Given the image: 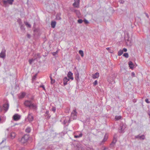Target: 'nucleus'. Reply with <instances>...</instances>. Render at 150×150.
Masks as SVG:
<instances>
[{"label":"nucleus","mask_w":150,"mask_h":150,"mask_svg":"<svg viewBox=\"0 0 150 150\" xmlns=\"http://www.w3.org/2000/svg\"><path fill=\"white\" fill-rule=\"evenodd\" d=\"M29 137L28 135L25 134L22 137L20 140L21 142L23 144H25L28 141Z\"/></svg>","instance_id":"1"},{"label":"nucleus","mask_w":150,"mask_h":150,"mask_svg":"<svg viewBox=\"0 0 150 150\" xmlns=\"http://www.w3.org/2000/svg\"><path fill=\"white\" fill-rule=\"evenodd\" d=\"M2 1L4 6L6 7L8 4L10 5H12L14 0H2Z\"/></svg>","instance_id":"2"},{"label":"nucleus","mask_w":150,"mask_h":150,"mask_svg":"<svg viewBox=\"0 0 150 150\" xmlns=\"http://www.w3.org/2000/svg\"><path fill=\"white\" fill-rule=\"evenodd\" d=\"M126 128V125L123 124H121L120 125V127L119 128V132L120 133H123L125 132V129Z\"/></svg>","instance_id":"3"},{"label":"nucleus","mask_w":150,"mask_h":150,"mask_svg":"<svg viewBox=\"0 0 150 150\" xmlns=\"http://www.w3.org/2000/svg\"><path fill=\"white\" fill-rule=\"evenodd\" d=\"M116 135H114V136L113 140L111 143L110 144V147H114L116 142H117V139L116 138V137H115Z\"/></svg>","instance_id":"4"},{"label":"nucleus","mask_w":150,"mask_h":150,"mask_svg":"<svg viewBox=\"0 0 150 150\" xmlns=\"http://www.w3.org/2000/svg\"><path fill=\"white\" fill-rule=\"evenodd\" d=\"M6 50L4 48H3L1 52L0 53V57L2 58H4L6 57Z\"/></svg>","instance_id":"5"},{"label":"nucleus","mask_w":150,"mask_h":150,"mask_svg":"<svg viewBox=\"0 0 150 150\" xmlns=\"http://www.w3.org/2000/svg\"><path fill=\"white\" fill-rule=\"evenodd\" d=\"M3 106L4 108V110L5 111V112H6L8 110L9 107V104L8 103H6L4 104Z\"/></svg>","instance_id":"6"},{"label":"nucleus","mask_w":150,"mask_h":150,"mask_svg":"<svg viewBox=\"0 0 150 150\" xmlns=\"http://www.w3.org/2000/svg\"><path fill=\"white\" fill-rule=\"evenodd\" d=\"M135 139H139L141 140H144L145 139V136L143 134L141 136L140 135V134L136 136L135 137Z\"/></svg>","instance_id":"7"},{"label":"nucleus","mask_w":150,"mask_h":150,"mask_svg":"<svg viewBox=\"0 0 150 150\" xmlns=\"http://www.w3.org/2000/svg\"><path fill=\"white\" fill-rule=\"evenodd\" d=\"M80 0H77L76 1H75L73 4V6L75 8H78L79 7Z\"/></svg>","instance_id":"8"},{"label":"nucleus","mask_w":150,"mask_h":150,"mask_svg":"<svg viewBox=\"0 0 150 150\" xmlns=\"http://www.w3.org/2000/svg\"><path fill=\"white\" fill-rule=\"evenodd\" d=\"M20 116L18 114H16L13 116V119L14 120H18L20 118Z\"/></svg>","instance_id":"9"},{"label":"nucleus","mask_w":150,"mask_h":150,"mask_svg":"<svg viewBox=\"0 0 150 150\" xmlns=\"http://www.w3.org/2000/svg\"><path fill=\"white\" fill-rule=\"evenodd\" d=\"M108 138V135L107 134H105L104 136V137L102 141L100 142V144L103 145L104 143L107 140Z\"/></svg>","instance_id":"10"},{"label":"nucleus","mask_w":150,"mask_h":150,"mask_svg":"<svg viewBox=\"0 0 150 150\" xmlns=\"http://www.w3.org/2000/svg\"><path fill=\"white\" fill-rule=\"evenodd\" d=\"M31 114L29 113L28 116V118L29 121L31 122L33 120V117L31 115Z\"/></svg>","instance_id":"11"},{"label":"nucleus","mask_w":150,"mask_h":150,"mask_svg":"<svg viewBox=\"0 0 150 150\" xmlns=\"http://www.w3.org/2000/svg\"><path fill=\"white\" fill-rule=\"evenodd\" d=\"M70 79L68 78L67 77H65L63 79L64 84L65 86L67 84V82L70 80Z\"/></svg>","instance_id":"12"},{"label":"nucleus","mask_w":150,"mask_h":150,"mask_svg":"<svg viewBox=\"0 0 150 150\" xmlns=\"http://www.w3.org/2000/svg\"><path fill=\"white\" fill-rule=\"evenodd\" d=\"M67 76L69 78L72 80H73L74 78L73 77V73L71 71H69L68 73Z\"/></svg>","instance_id":"13"},{"label":"nucleus","mask_w":150,"mask_h":150,"mask_svg":"<svg viewBox=\"0 0 150 150\" xmlns=\"http://www.w3.org/2000/svg\"><path fill=\"white\" fill-rule=\"evenodd\" d=\"M31 102H32L31 101L27 100L25 102L24 104L25 106L29 107H30V105Z\"/></svg>","instance_id":"14"},{"label":"nucleus","mask_w":150,"mask_h":150,"mask_svg":"<svg viewBox=\"0 0 150 150\" xmlns=\"http://www.w3.org/2000/svg\"><path fill=\"white\" fill-rule=\"evenodd\" d=\"M128 64L130 69H133L134 67V65L132 61H129L128 62Z\"/></svg>","instance_id":"15"},{"label":"nucleus","mask_w":150,"mask_h":150,"mask_svg":"<svg viewBox=\"0 0 150 150\" xmlns=\"http://www.w3.org/2000/svg\"><path fill=\"white\" fill-rule=\"evenodd\" d=\"M126 42L127 45L131 46L132 45V41L130 38L128 40H127Z\"/></svg>","instance_id":"16"},{"label":"nucleus","mask_w":150,"mask_h":150,"mask_svg":"<svg viewBox=\"0 0 150 150\" xmlns=\"http://www.w3.org/2000/svg\"><path fill=\"white\" fill-rule=\"evenodd\" d=\"M99 76V73L98 72H96L95 74H93L92 76V78L94 79H95L98 78Z\"/></svg>","instance_id":"17"},{"label":"nucleus","mask_w":150,"mask_h":150,"mask_svg":"<svg viewBox=\"0 0 150 150\" xmlns=\"http://www.w3.org/2000/svg\"><path fill=\"white\" fill-rule=\"evenodd\" d=\"M74 12L76 13V15L78 16V17H79L81 15V13L80 11L74 9Z\"/></svg>","instance_id":"18"},{"label":"nucleus","mask_w":150,"mask_h":150,"mask_svg":"<svg viewBox=\"0 0 150 150\" xmlns=\"http://www.w3.org/2000/svg\"><path fill=\"white\" fill-rule=\"evenodd\" d=\"M56 22L55 21H52L51 22V26L52 28H54L56 26Z\"/></svg>","instance_id":"19"},{"label":"nucleus","mask_w":150,"mask_h":150,"mask_svg":"<svg viewBox=\"0 0 150 150\" xmlns=\"http://www.w3.org/2000/svg\"><path fill=\"white\" fill-rule=\"evenodd\" d=\"M75 79L77 82H78L79 81V73H78L76 74Z\"/></svg>","instance_id":"20"},{"label":"nucleus","mask_w":150,"mask_h":150,"mask_svg":"<svg viewBox=\"0 0 150 150\" xmlns=\"http://www.w3.org/2000/svg\"><path fill=\"white\" fill-rule=\"evenodd\" d=\"M60 14H57L56 16V19L57 20H60L61 19V18L60 17Z\"/></svg>","instance_id":"21"},{"label":"nucleus","mask_w":150,"mask_h":150,"mask_svg":"<svg viewBox=\"0 0 150 150\" xmlns=\"http://www.w3.org/2000/svg\"><path fill=\"white\" fill-rule=\"evenodd\" d=\"M121 71L122 73L124 74H126L127 72V70L126 69L124 68H122L121 69Z\"/></svg>","instance_id":"22"},{"label":"nucleus","mask_w":150,"mask_h":150,"mask_svg":"<svg viewBox=\"0 0 150 150\" xmlns=\"http://www.w3.org/2000/svg\"><path fill=\"white\" fill-rule=\"evenodd\" d=\"M123 53V51L121 50H120L118 52V56H120L122 55V54Z\"/></svg>","instance_id":"23"},{"label":"nucleus","mask_w":150,"mask_h":150,"mask_svg":"<svg viewBox=\"0 0 150 150\" xmlns=\"http://www.w3.org/2000/svg\"><path fill=\"white\" fill-rule=\"evenodd\" d=\"M79 53L80 54L82 57H83L84 56V53L83 51L82 50H80L79 52Z\"/></svg>","instance_id":"24"},{"label":"nucleus","mask_w":150,"mask_h":150,"mask_svg":"<svg viewBox=\"0 0 150 150\" xmlns=\"http://www.w3.org/2000/svg\"><path fill=\"white\" fill-rule=\"evenodd\" d=\"M25 95V93L23 92L21 93V95L20 96V98H23Z\"/></svg>","instance_id":"25"},{"label":"nucleus","mask_w":150,"mask_h":150,"mask_svg":"<svg viewBox=\"0 0 150 150\" xmlns=\"http://www.w3.org/2000/svg\"><path fill=\"white\" fill-rule=\"evenodd\" d=\"M16 136L14 132H12L11 134V136L12 139H13Z\"/></svg>","instance_id":"26"},{"label":"nucleus","mask_w":150,"mask_h":150,"mask_svg":"<svg viewBox=\"0 0 150 150\" xmlns=\"http://www.w3.org/2000/svg\"><path fill=\"white\" fill-rule=\"evenodd\" d=\"M20 26L21 29L22 31H24L25 30V28L24 27V24L21 25Z\"/></svg>","instance_id":"27"},{"label":"nucleus","mask_w":150,"mask_h":150,"mask_svg":"<svg viewBox=\"0 0 150 150\" xmlns=\"http://www.w3.org/2000/svg\"><path fill=\"white\" fill-rule=\"evenodd\" d=\"M121 117H122L121 116H116L115 118L117 120H118L120 119Z\"/></svg>","instance_id":"28"},{"label":"nucleus","mask_w":150,"mask_h":150,"mask_svg":"<svg viewBox=\"0 0 150 150\" xmlns=\"http://www.w3.org/2000/svg\"><path fill=\"white\" fill-rule=\"evenodd\" d=\"M83 134L82 133H81L79 135H74V137L76 138H79L82 137Z\"/></svg>","instance_id":"29"},{"label":"nucleus","mask_w":150,"mask_h":150,"mask_svg":"<svg viewBox=\"0 0 150 150\" xmlns=\"http://www.w3.org/2000/svg\"><path fill=\"white\" fill-rule=\"evenodd\" d=\"M31 131V128L30 127H28L25 129V131L28 133H29Z\"/></svg>","instance_id":"30"},{"label":"nucleus","mask_w":150,"mask_h":150,"mask_svg":"<svg viewBox=\"0 0 150 150\" xmlns=\"http://www.w3.org/2000/svg\"><path fill=\"white\" fill-rule=\"evenodd\" d=\"M35 105L33 104L32 103V102L30 104V107H29L30 108H35Z\"/></svg>","instance_id":"31"},{"label":"nucleus","mask_w":150,"mask_h":150,"mask_svg":"<svg viewBox=\"0 0 150 150\" xmlns=\"http://www.w3.org/2000/svg\"><path fill=\"white\" fill-rule=\"evenodd\" d=\"M129 38H130L129 37V34L128 33H127V36L125 37V40L126 42Z\"/></svg>","instance_id":"32"},{"label":"nucleus","mask_w":150,"mask_h":150,"mask_svg":"<svg viewBox=\"0 0 150 150\" xmlns=\"http://www.w3.org/2000/svg\"><path fill=\"white\" fill-rule=\"evenodd\" d=\"M56 108L54 107H52L51 109V110L54 113H55L56 111Z\"/></svg>","instance_id":"33"},{"label":"nucleus","mask_w":150,"mask_h":150,"mask_svg":"<svg viewBox=\"0 0 150 150\" xmlns=\"http://www.w3.org/2000/svg\"><path fill=\"white\" fill-rule=\"evenodd\" d=\"M123 56H124L127 58H128L129 57L128 54L127 53H126L124 54Z\"/></svg>","instance_id":"34"},{"label":"nucleus","mask_w":150,"mask_h":150,"mask_svg":"<svg viewBox=\"0 0 150 150\" xmlns=\"http://www.w3.org/2000/svg\"><path fill=\"white\" fill-rule=\"evenodd\" d=\"M17 22L18 23L20 26L23 25L22 24V22L21 19L18 20Z\"/></svg>","instance_id":"35"},{"label":"nucleus","mask_w":150,"mask_h":150,"mask_svg":"<svg viewBox=\"0 0 150 150\" xmlns=\"http://www.w3.org/2000/svg\"><path fill=\"white\" fill-rule=\"evenodd\" d=\"M35 59H32L29 60V62L30 64H31L33 61H34Z\"/></svg>","instance_id":"36"},{"label":"nucleus","mask_w":150,"mask_h":150,"mask_svg":"<svg viewBox=\"0 0 150 150\" xmlns=\"http://www.w3.org/2000/svg\"><path fill=\"white\" fill-rule=\"evenodd\" d=\"M107 50H108V51L110 53H112L113 52V51L111 50L110 47H107L106 48Z\"/></svg>","instance_id":"37"},{"label":"nucleus","mask_w":150,"mask_h":150,"mask_svg":"<svg viewBox=\"0 0 150 150\" xmlns=\"http://www.w3.org/2000/svg\"><path fill=\"white\" fill-rule=\"evenodd\" d=\"M83 21L81 19H79L77 21V22L78 23L81 24V23Z\"/></svg>","instance_id":"38"},{"label":"nucleus","mask_w":150,"mask_h":150,"mask_svg":"<svg viewBox=\"0 0 150 150\" xmlns=\"http://www.w3.org/2000/svg\"><path fill=\"white\" fill-rule=\"evenodd\" d=\"M67 122H68V124L67 125V126H68L69 125V123L71 122V120L70 119V118L69 117H67Z\"/></svg>","instance_id":"39"},{"label":"nucleus","mask_w":150,"mask_h":150,"mask_svg":"<svg viewBox=\"0 0 150 150\" xmlns=\"http://www.w3.org/2000/svg\"><path fill=\"white\" fill-rule=\"evenodd\" d=\"M25 23L26 25L29 28L31 27V25L28 22H25Z\"/></svg>","instance_id":"40"},{"label":"nucleus","mask_w":150,"mask_h":150,"mask_svg":"<svg viewBox=\"0 0 150 150\" xmlns=\"http://www.w3.org/2000/svg\"><path fill=\"white\" fill-rule=\"evenodd\" d=\"M83 21L86 24H87L88 23H89V22L88 21H87V20H86V19H85Z\"/></svg>","instance_id":"41"},{"label":"nucleus","mask_w":150,"mask_h":150,"mask_svg":"<svg viewBox=\"0 0 150 150\" xmlns=\"http://www.w3.org/2000/svg\"><path fill=\"white\" fill-rule=\"evenodd\" d=\"M50 80H51V84H53V83H55V80H54V79H51Z\"/></svg>","instance_id":"42"},{"label":"nucleus","mask_w":150,"mask_h":150,"mask_svg":"<svg viewBox=\"0 0 150 150\" xmlns=\"http://www.w3.org/2000/svg\"><path fill=\"white\" fill-rule=\"evenodd\" d=\"M98 84V81L97 80L95 81L93 83V86H95Z\"/></svg>","instance_id":"43"},{"label":"nucleus","mask_w":150,"mask_h":150,"mask_svg":"<svg viewBox=\"0 0 150 150\" xmlns=\"http://www.w3.org/2000/svg\"><path fill=\"white\" fill-rule=\"evenodd\" d=\"M67 120H67V119L64 120V122H63L64 125H65L67 124Z\"/></svg>","instance_id":"44"},{"label":"nucleus","mask_w":150,"mask_h":150,"mask_svg":"<svg viewBox=\"0 0 150 150\" xmlns=\"http://www.w3.org/2000/svg\"><path fill=\"white\" fill-rule=\"evenodd\" d=\"M37 74H35V75H34L33 76V77L32 78V80H33V81H34L35 80V79H36V76H37Z\"/></svg>","instance_id":"45"},{"label":"nucleus","mask_w":150,"mask_h":150,"mask_svg":"<svg viewBox=\"0 0 150 150\" xmlns=\"http://www.w3.org/2000/svg\"><path fill=\"white\" fill-rule=\"evenodd\" d=\"M119 2L120 4H123L125 3V1L124 0H120Z\"/></svg>","instance_id":"46"},{"label":"nucleus","mask_w":150,"mask_h":150,"mask_svg":"<svg viewBox=\"0 0 150 150\" xmlns=\"http://www.w3.org/2000/svg\"><path fill=\"white\" fill-rule=\"evenodd\" d=\"M37 56L38 58L40 59L41 58V56L40 55V54L38 53L37 54Z\"/></svg>","instance_id":"47"},{"label":"nucleus","mask_w":150,"mask_h":150,"mask_svg":"<svg viewBox=\"0 0 150 150\" xmlns=\"http://www.w3.org/2000/svg\"><path fill=\"white\" fill-rule=\"evenodd\" d=\"M145 101L147 103H150V102L149 101L148 99L147 98L145 99Z\"/></svg>","instance_id":"48"},{"label":"nucleus","mask_w":150,"mask_h":150,"mask_svg":"<svg viewBox=\"0 0 150 150\" xmlns=\"http://www.w3.org/2000/svg\"><path fill=\"white\" fill-rule=\"evenodd\" d=\"M131 76H132L133 77H134L135 76V73L134 72H132L131 73Z\"/></svg>","instance_id":"49"},{"label":"nucleus","mask_w":150,"mask_h":150,"mask_svg":"<svg viewBox=\"0 0 150 150\" xmlns=\"http://www.w3.org/2000/svg\"><path fill=\"white\" fill-rule=\"evenodd\" d=\"M40 87L42 88L44 90H45L44 86V85L40 86Z\"/></svg>","instance_id":"50"},{"label":"nucleus","mask_w":150,"mask_h":150,"mask_svg":"<svg viewBox=\"0 0 150 150\" xmlns=\"http://www.w3.org/2000/svg\"><path fill=\"white\" fill-rule=\"evenodd\" d=\"M123 51V52H126L127 51V50L126 48H124L122 50Z\"/></svg>","instance_id":"51"},{"label":"nucleus","mask_w":150,"mask_h":150,"mask_svg":"<svg viewBox=\"0 0 150 150\" xmlns=\"http://www.w3.org/2000/svg\"><path fill=\"white\" fill-rule=\"evenodd\" d=\"M57 51H56V52H53V53H52V54L53 56H55V55L57 53Z\"/></svg>","instance_id":"52"},{"label":"nucleus","mask_w":150,"mask_h":150,"mask_svg":"<svg viewBox=\"0 0 150 150\" xmlns=\"http://www.w3.org/2000/svg\"><path fill=\"white\" fill-rule=\"evenodd\" d=\"M27 37L28 38H30L31 37V35L30 34H27Z\"/></svg>","instance_id":"53"},{"label":"nucleus","mask_w":150,"mask_h":150,"mask_svg":"<svg viewBox=\"0 0 150 150\" xmlns=\"http://www.w3.org/2000/svg\"><path fill=\"white\" fill-rule=\"evenodd\" d=\"M3 110V108L1 105H0V112L2 111Z\"/></svg>","instance_id":"54"},{"label":"nucleus","mask_w":150,"mask_h":150,"mask_svg":"<svg viewBox=\"0 0 150 150\" xmlns=\"http://www.w3.org/2000/svg\"><path fill=\"white\" fill-rule=\"evenodd\" d=\"M46 116L47 117V118L48 119H49L50 117V115H46Z\"/></svg>","instance_id":"55"},{"label":"nucleus","mask_w":150,"mask_h":150,"mask_svg":"<svg viewBox=\"0 0 150 150\" xmlns=\"http://www.w3.org/2000/svg\"><path fill=\"white\" fill-rule=\"evenodd\" d=\"M45 114H46L47 115H49V111L48 110H47L46 111V112H45Z\"/></svg>","instance_id":"56"},{"label":"nucleus","mask_w":150,"mask_h":150,"mask_svg":"<svg viewBox=\"0 0 150 150\" xmlns=\"http://www.w3.org/2000/svg\"><path fill=\"white\" fill-rule=\"evenodd\" d=\"M133 102L134 103H136V102H137V100L135 99H133Z\"/></svg>","instance_id":"57"},{"label":"nucleus","mask_w":150,"mask_h":150,"mask_svg":"<svg viewBox=\"0 0 150 150\" xmlns=\"http://www.w3.org/2000/svg\"><path fill=\"white\" fill-rule=\"evenodd\" d=\"M145 14L146 16L147 17V18H149V16L148 15V14H147L146 13H145Z\"/></svg>","instance_id":"58"},{"label":"nucleus","mask_w":150,"mask_h":150,"mask_svg":"<svg viewBox=\"0 0 150 150\" xmlns=\"http://www.w3.org/2000/svg\"><path fill=\"white\" fill-rule=\"evenodd\" d=\"M50 79H52V74H50Z\"/></svg>","instance_id":"59"},{"label":"nucleus","mask_w":150,"mask_h":150,"mask_svg":"<svg viewBox=\"0 0 150 150\" xmlns=\"http://www.w3.org/2000/svg\"><path fill=\"white\" fill-rule=\"evenodd\" d=\"M74 116H75V117H74V119L75 118V119H76V115H74Z\"/></svg>","instance_id":"60"},{"label":"nucleus","mask_w":150,"mask_h":150,"mask_svg":"<svg viewBox=\"0 0 150 150\" xmlns=\"http://www.w3.org/2000/svg\"><path fill=\"white\" fill-rule=\"evenodd\" d=\"M73 111H74V112H75V113H76V110H73Z\"/></svg>","instance_id":"61"},{"label":"nucleus","mask_w":150,"mask_h":150,"mask_svg":"<svg viewBox=\"0 0 150 150\" xmlns=\"http://www.w3.org/2000/svg\"><path fill=\"white\" fill-rule=\"evenodd\" d=\"M103 150H106V148H104Z\"/></svg>","instance_id":"62"},{"label":"nucleus","mask_w":150,"mask_h":150,"mask_svg":"<svg viewBox=\"0 0 150 150\" xmlns=\"http://www.w3.org/2000/svg\"><path fill=\"white\" fill-rule=\"evenodd\" d=\"M74 9H73L72 10H71V11H74Z\"/></svg>","instance_id":"63"},{"label":"nucleus","mask_w":150,"mask_h":150,"mask_svg":"<svg viewBox=\"0 0 150 150\" xmlns=\"http://www.w3.org/2000/svg\"><path fill=\"white\" fill-rule=\"evenodd\" d=\"M1 65V63L0 62V66Z\"/></svg>","instance_id":"64"}]
</instances>
